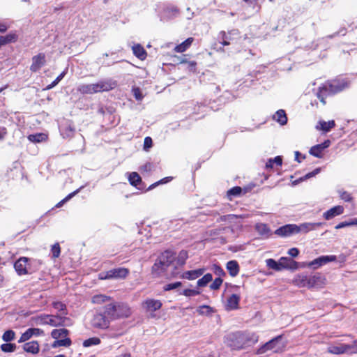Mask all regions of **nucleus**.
<instances>
[{"instance_id": "obj_1", "label": "nucleus", "mask_w": 357, "mask_h": 357, "mask_svg": "<svg viewBox=\"0 0 357 357\" xmlns=\"http://www.w3.org/2000/svg\"><path fill=\"white\" fill-rule=\"evenodd\" d=\"M100 310L111 323L113 321L130 318L132 314V307L128 303L114 300L103 305Z\"/></svg>"}, {"instance_id": "obj_2", "label": "nucleus", "mask_w": 357, "mask_h": 357, "mask_svg": "<svg viewBox=\"0 0 357 357\" xmlns=\"http://www.w3.org/2000/svg\"><path fill=\"white\" fill-rule=\"evenodd\" d=\"M258 338V335L254 333L237 331L229 334L226 337L225 342L232 349L239 350L244 349L250 344L257 343Z\"/></svg>"}, {"instance_id": "obj_3", "label": "nucleus", "mask_w": 357, "mask_h": 357, "mask_svg": "<svg viewBox=\"0 0 357 357\" xmlns=\"http://www.w3.org/2000/svg\"><path fill=\"white\" fill-rule=\"evenodd\" d=\"M35 260L26 257H21L14 263V268L17 274L20 276L31 275L37 271V268L33 265Z\"/></svg>"}, {"instance_id": "obj_4", "label": "nucleus", "mask_w": 357, "mask_h": 357, "mask_svg": "<svg viewBox=\"0 0 357 357\" xmlns=\"http://www.w3.org/2000/svg\"><path fill=\"white\" fill-rule=\"evenodd\" d=\"M342 90V87L339 84L326 83L318 88L317 96L323 105L326 103V99L333 95H335Z\"/></svg>"}, {"instance_id": "obj_5", "label": "nucleus", "mask_w": 357, "mask_h": 357, "mask_svg": "<svg viewBox=\"0 0 357 357\" xmlns=\"http://www.w3.org/2000/svg\"><path fill=\"white\" fill-rule=\"evenodd\" d=\"M66 317L61 315L40 314L33 318L38 324L50 325L52 326H63L65 325Z\"/></svg>"}, {"instance_id": "obj_6", "label": "nucleus", "mask_w": 357, "mask_h": 357, "mask_svg": "<svg viewBox=\"0 0 357 357\" xmlns=\"http://www.w3.org/2000/svg\"><path fill=\"white\" fill-rule=\"evenodd\" d=\"M90 324L94 329L105 331L109 328L111 323L102 312L98 309L93 315Z\"/></svg>"}, {"instance_id": "obj_7", "label": "nucleus", "mask_w": 357, "mask_h": 357, "mask_svg": "<svg viewBox=\"0 0 357 357\" xmlns=\"http://www.w3.org/2000/svg\"><path fill=\"white\" fill-rule=\"evenodd\" d=\"M240 39L241 33L237 29H232L228 32L221 31L219 34V42L223 46L237 43Z\"/></svg>"}, {"instance_id": "obj_8", "label": "nucleus", "mask_w": 357, "mask_h": 357, "mask_svg": "<svg viewBox=\"0 0 357 357\" xmlns=\"http://www.w3.org/2000/svg\"><path fill=\"white\" fill-rule=\"evenodd\" d=\"M282 337V335H278L277 337L271 339L268 342L264 344L261 347L257 349L256 354L261 355L264 354L268 351L272 350L274 353H280L283 351V347L278 346V341Z\"/></svg>"}, {"instance_id": "obj_9", "label": "nucleus", "mask_w": 357, "mask_h": 357, "mask_svg": "<svg viewBox=\"0 0 357 357\" xmlns=\"http://www.w3.org/2000/svg\"><path fill=\"white\" fill-rule=\"evenodd\" d=\"M129 273L130 271L128 268L119 267L101 273L100 278L102 280L125 279L129 275Z\"/></svg>"}, {"instance_id": "obj_10", "label": "nucleus", "mask_w": 357, "mask_h": 357, "mask_svg": "<svg viewBox=\"0 0 357 357\" xmlns=\"http://www.w3.org/2000/svg\"><path fill=\"white\" fill-rule=\"evenodd\" d=\"M301 228L294 224H288L282 226L275 231V234L281 237H287L298 234Z\"/></svg>"}, {"instance_id": "obj_11", "label": "nucleus", "mask_w": 357, "mask_h": 357, "mask_svg": "<svg viewBox=\"0 0 357 357\" xmlns=\"http://www.w3.org/2000/svg\"><path fill=\"white\" fill-rule=\"evenodd\" d=\"M92 92L93 93L109 91L115 86V83L110 80H100L97 83L91 84Z\"/></svg>"}, {"instance_id": "obj_12", "label": "nucleus", "mask_w": 357, "mask_h": 357, "mask_svg": "<svg viewBox=\"0 0 357 357\" xmlns=\"http://www.w3.org/2000/svg\"><path fill=\"white\" fill-rule=\"evenodd\" d=\"M326 282V278L320 273H316L309 276V289L323 288Z\"/></svg>"}, {"instance_id": "obj_13", "label": "nucleus", "mask_w": 357, "mask_h": 357, "mask_svg": "<svg viewBox=\"0 0 357 357\" xmlns=\"http://www.w3.org/2000/svg\"><path fill=\"white\" fill-rule=\"evenodd\" d=\"M284 261H289L291 264H296V261L288 257H281L278 262L273 259H268L266 260V264L269 268L279 271L281 269V267H287L289 266L288 264H285Z\"/></svg>"}, {"instance_id": "obj_14", "label": "nucleus", "mask_w": 357, "mask_h": 357, "mask_svg": "<svg viewBox=\"0 0 357 357\" xmlns=\"http://www.w3.org/2000/svg\"><path fill=\"white\" fill-rule=\"evenodd\" d=\"M31 61L30 70L33 73H36L45 66L46 63L45 54L44 53H38L32 57Z\"/></svg>"}, {"instance_id": "obj_15", "label": "nucleus", "mask_w": 357, "mask_h": 357, "mask_svg": "<svg viewBox=\"0 0 357 357\" xmlns=\"http://www.w3.org/2000/svg\"><path fill=\"white\" fill-rule=\"evenodd\" d=\"M174 259L175 257L172 252L165 251L162 254L159 262H155L153 268L161 267L162 269H165V267L169 266L174 261Z\"/></svg>"}, {"instance_id": "obj_16", "label": "nucleus", "mask_w": 357, "mask_h": 357, "mask_svg": "<svg viewBox=\"0 0 357 357\" xmlns=\"http://www.w3.org/2000/svg\"><path fill=\"white\" fill-rule=\"evenodd\" d=\"M331 141L329 139L325 140L323 143L312 146L309 151L310 155L321 158L323 157V151L325 149L329 147Z\"/></svg>"}, {"instance_id": "obj_17", "label": "nucleus", "mask_w": 357, "mask_h": 357, "mask_svg": "<svg viewBox=\"0 0 357 357\" xmlns=\"http://www.w3.org/2000/svg\"><path fill=\"white\" fill-rule=\"evenodd\" d=\"M337 260V257L335 255H329V256H321L309 263V266L312 267L313 268H317L328 262L335 261Z\"/></svg>"}, {"instance_id": "obj_18", "label": "nucleus", "mask_w": 357, "mask_h": 357, "mask_svg": "<svg viewBox=\"0 0 357 357\" xmlns=\"http://www.w3.org/2000/svg\"><path fill=\"white\" fill-rule=\"evenodd\" d=\"M282 165V158L280 155H278L274 158H270L266 162L265 169L266 170L275 169L278 171Z\"/></svg>"}, {"instance_id": "obj_19", "label": "nucleus", "mask_w": 357, "mask_h": 357, "mask_svg": "<svg viewBox=\"0 0 357 357\" xmlns=\"http://www.w3.org/2000/svg\"><path fill=\"white\" fill-rule=\"evenodd\" d=\"M142 305L147 311L154 312L160 309L162 304L160 300L148 298L143 302Z\"/></svg>"}, {"instance_id": "obj_20", "label": "nucleus", "mask_w": 357, "mask_h": 357, "mask_svg": "<svg viewBox=\"0 0 357 357\" xmlns=\"http://www.w3.org/2000/svg\"><path fill=\"white\" fill-rule=\"evenodd\" d=\"M309 276L304 274H298L292 280V284L299 288L309 289Z\"/></svg>"}, {"instance_id": "obj_21", "label": "nucleus", "mask_w": 357, "mask_h": 357, "mask_svg": "<svg viewBox=\"0 0 357 357\" xmlns=\"http://www.w3.org/2000/svg\"><path fill=\"white\" fill-rule=\"evenodd\" d=\"M344 209L342 206H335L324 212L323 214V217L324 218L325 220H328L333 219L335 216L342 214L344 213Z\"/></svg>"}, {"instance_id": "obj_22", "label": "nucleus", "mask_w": 357, "mask_h": 357, "mask_svg": "<svg viewBox=\"0 0 357 357\" xmlns=\"http://www.w3.org/2000/svg\"><path fill=\"white\" fill-rule=\"evenodd\" d=\"M241 297L233 294L227 300L226 308L229 310H237L239 307Z\"/></svg>"}, {"instance_id": "obj_23", "label": "nucleus", "mask_w": 357, "mask_h": 357, "mask_svg": "<svg viewBox=\"0 0 357 357\" xmlns=\"http://www.w3.org/2000/svg\"><path fill=\"white\" fill-rule=\"evenodd\" d=\"M347 344L340 343L337 345H332L328 347L327 351L329 354L340 355L347 353Z\"/></svg>"}, {"instance_id": "obj_24", "label": "nucleus", "mask_w": 357, "mask_h": 357, "mask_svg": "<svg viewBox=\"0 0 357 357\" xmlns=\"http://www.w3.org/2000/svg\"><path fill=\"white\" fill-rule=\"evenodd\" d=\"M204 268H199L196 270L187 271L183 273L181 275V278L188 279L190 280H195L203 275L204 273Z\"/></svg>"}, {"instance_id": "obj_25", "label": "nucleus", "mask_w": 357, "mask_h": 357, "mask_svg": "<svg viewBox=\"0 0 357 357\" xmlns=\"http://www.w3.org/2000/svg\"><path fill=\"white\" fill-rule=\"evenodd\" d=\"M18 40V35L16 31H11L6 36H0V46L9 43H15Z\"/></svg>"}, {"instance_id": "obj_26", "label": "nucleus", "mask_w": 357, "mask_h": 357, "mask_svg": "<svg viewBox=\"0 0 357 357\" xmlns=\"http://www.w3.org/2000/svg\"><path fill=\"white\" fill-rule=\"evenodd\" d=\"M255 227L257 232L264 238H268L271 236V230L267 224L257 223Z\"/></svg>"}, {"instance_id": "obj_27", "label": "nucleus", "mask_w": 357, "mask_h": 357, "mask_svg": "<svg viewBox=\"0 0 357 357\" xmlns=\"http://www.w3.org/2000/svg\"><path fill=\"white\" fill-rule=\"evenodd\" d=\"M23 349L32 354H37L40 351V347L38 341H31L23 345Z\"/></svg>"}, {"instance_id": "obj_28", "label": "nucleus", "mask_w": 357, "mask_h": 357, "mask_svg": "<svg viewBox=\"0 0 357 357\" xmlns=\"http://www.w3.org/2000/svg\"><path fill=\"white\" fill-rule=\"evenodd\" d=\"M113 298L105 294H96L91 298V303L93 304L101 305L107 304L113 301Z\"/></svg>"}, {"instance_id": "obj_29", "label": "nucleus", "mask_w": 357, "mask_h": 357, "mask_svg": "<svg viewBox=\"0 0 357 357\" xmlns=\"http://www.w3.org/2000/svg\"><path fill=\"white\" fill-rule=\"evenodd\" d=\"M133 54L139 59L144 61L147 56V53L145 49L140 44L135 45L132 47Z\"/></svg>"}, {"instance_id": "obj_30", "label": "nucleus", "mask_w": 357, "mask_h": 357, "mask_svg": "<svg viewBox=\"0 0 357 357\" xmlns=\"http://www.w3.org/2000/svg\"><path fill=\"white\" fill-rule=\"evenodd\" d=\"M226 268L231 277L236 276L240 271L238 263L236 260H231L227 263Z\"/></svg>"}, {"instance_id": "obj_31", "label": "nucleus", "mask_w": 357, "mask_h": 357, "mask_svg": "<svg viewBox=\"0 0 357 357\" xmlns=\"http://www.w3.org/2000/svg\"><path fill=\"white\" fill-rule=\"evenodd\" d=\"M193 41H194V38L192 37L188 38L186 40H185L181 44L177 45L174 47V52H178V53L184 52L191 46Z\"/></svg>"}, {"instance_id": "obj_32", "label": "nucleus", "mask_w": 357, "mask_h": 357, "mask_svg": "<svg viewBox=\"0 0 357 357\" xmlns=\"http://www.w3.org/2000/svg\"><path fill=\"white\" fill-rule=\"evenodd\" d=\"M335 126V123L334 120L328 121L327 122L324 121H320L319 122V125H317L316 128L317 130H323L324 132H327Z\"/></svg>"}, {"instance_id": "obj_33", "label": "nucleus", "mask_w": 357, "mask_h": 357, "mask_svg": "<svg viewBox=\"0 0 357 357\" xmlns=\"http://www.w3.org/2000/svg\"><path fill=\"white\" fill-rule=\"evenodd\" d=\"M273 118L281 126H284L287 123V116L284 109L278 110L273 115Z\"/></svg>"}, {"instance_id": "obj_34", "label": "nucleus", "mask_w": 357, "mask_h": 357, "mask_svg": "<svg viewBox=\"0 0 357 357\" xmlns=\"http://www.w3.org/2000/svg\"><path fill=\"white\" fill-rule=\"evenodd\" d=\"M128 181L131 185L140 189L139 185L142 183V180L138 173H137V172L130 173L128 176Z\"/></svg>"}, {"instance_id": "obj_35", "label": "nucleus", "mask_w": 357, "mask_h": 357, "mask_svg": "<svg viewBox=\"0 0 357 357\" xmlns=\"http://www.w3.org/2000/svg\"><path fill=\"white\" fill-rule=\"evenodd\" d=\"M69 331L66 328L54 329L51 332V336L55 340H59L61 337H66L68 335Z\"/></svg>"}, {"instance_id": "obj_36", "label": "nucleus", "mask_w": 357, "mask_h": 357, "mask_svg": "<svg viewBox=\"0 0 357 357\" xmlns=\"http://www.w3.org/2000/svg\"><path fill=\"white\" fill-rule=\"evenodd\" d=\"M243 188L240 186H235L229 189L227 192V198L231 200L234 197H238L242 194Z\"/></svg>"}, {"instance_id": "obj_37", "label": "nucleus", "mask_w": 357, "mask_h": 357, "mask_svg": "<svg viewBox=\"0 0 357 357\" xmlns=\"http://www.w3.org/2000/svg\"><path fill=\"white\" fill-rule=\"evenodd\" d=\"M213 280V276L211 273L205 274L202 278L199 279L197 282L198 287H206Z\"/></svg>"}, {"instance_id": "obj_38", "label": "nucleus", "mask_w": 357, "mask_h": 357, "mask_svg": "<svg viewBox=\"0 0 357 357\" xmlns=\"http://www.w3.org/2000/svg\"><path fill=\"white\" fill-rule=\"evenodd\" d=\"M197 312L199 315H210L213 312V309L209 305H203L197 307Z\"/></svg>"}, {"instance_id": "obj_39", "label": "nucleus", "mask_w": 357, "mask_h": 357, "mask_svg": "<svg viewBox=\"0 0 357 357\" xmlns=\"http://www.w3.org/2000/svg\"><path fill=\"white\" fill-rule=\"evenodd\" d=\"M100 342H101V340L99 337H90L89 339L85 340L83 342L82 345L84 347H91L93 345H98L100 344Z\"/></svg>"}, {"instance_id": "obj_40", "label": "nucleus", "mask_w": 357, "mask_h": 357, "mask_svg": "<svg viewBox=\"0 0 357 357\" xmlns=\"http://www.w3.org/2000/svg\"><path fill=\"white\" fill-rule=\"evenodd\" d=\"M77 91L82 95L93 94L91 84H84L79 85L77 87Z\"/></svg>"}, {"instance_id": "obj_41", "label": "nucleus", "mask_w": 357, "mask_h": 357, "mask_svg": "<svg viewBox=\"0 0 357 357\" xmlns=\"http://www.w3.org/2000/svg\"><path fill=\"white\" fill-rule=\"evenodd\" d=\"M16 344L14 343L6 342L1 345V349L5 353L14 352L16 349Z\"/></svg>"}, {"instance_id": "obj_42", "label": "nucleus", "mask_w": 357, "mask_h": 357, "mask_svg": "<svg viewBox=\"0 0 357 357\" xmlns=\"http://www.w3.org/2000/svg\"><path fill=\"white\" fill-rule=\"evenodd\" d=\"M15 337V333L13 330H7L6 331L3 335H2V340L6 342H9L12 340H13Z\"/></svg>"}, {"instance_id": "obj_43", "label": "nucleus", "mask_w": 357, "mask_h": 357, "mask_svg": "<svg viewBox=\"0 0 357 357\" xmlns=\"http://www.w3.org/2000/svg\"><path fill=\"white\" fill-rule=\"evenodd\" d=\"M52 257L53 259H56L60 256L61 254V247L59 243H55L52 245L51 248Z\"/></svg>"}, {"instance_id": "obj_44", "label": "nucleus", "mask_w": 357, "mask_h": 357, "mask_svg": "<svg viewBox=\"0 0 357 357\" xmlns=\"http://www.w3.org/2000/svg\"><path fill=\"white\" fill-rule=\"evenodd\" d=\"M66 74V71H63L59 75L57 76V77L49 85L46 86L47 90H50L54 87L56 85L59 84V82L64 77V76Z\"/></svg>"}, {"instance_id": "obj_45", "label": "nucleus", "mask_w": 357, "mask_h": 357, "mask_svg": "<svg viewBox=\"0 0 357 357\" xmlns=\"http://www.w3.org/2000/svg\"><path fill=\"white\" fill-rule=\"evenodd\" d=\"M79 190H80V188L77 189L76 190L73 191V192L68 194L65 198H63L62 200H61L59 203H57L56 204V207H60V206H63V204H65L66 202H68L72 197H73L75 195H76L79 192Z\"/></svg>"}, {"instance_id": "obj_46", "label": "nucleus", "mask_w": 357, "mask_h": 357, "mask_svg": "<svg viewBox=\"0 0 357 357\" xmlns=\"http://www.w3.org/2000/svg\"><path fill=\"white\" fill-rule=\"evenodd\" d=\"M52 307L57 310L58 311L63 312L62 314H67L66 310V306L64 303L60 301H56L52 303Z\"/></svg>"}, {"instance_id": "obj_47", "label": "nucleus", "mask_w": 357, "mask_h": 357, "mask_svg": "<svg viewBox=\"0 0 357 357\" xmlns=\"http://www.w3.org/2000/svg\"><path fill=\"white\" fill-rule=\"evenodd\" d=\"M223 282V280L218 277L216 278L213 282L210 284V289L211 290H218L220 288Z\"/></svg>"}, {"instance_id": "obj_48", "label": "nucleus", "mask_w": 357, "mask_h": 357, "mask_svg": "<svg viewBox=\"0 0 357 357\" xmlns=\"http://www.w3.org/2000/svg\"><path fill=\"white\" fill-rule=\"evenodd\" d=\"M340 197L346 202H351L353 201V197L347 191H340Z\"/></svg>"}, {"instance_id": "obj_49", "label": "nucleus", "mask_w": 357, "mask_h": 357, "mask_svg": "<svg viewBox=\"0 0 357 357\" xmlns=\"http://www.w3.org/2000/svg\"><path fill=\"white\" fill-rule=\"evenodd\" d=\"M75 131V128L71 125H67L63 129V134H65L67 137H72Z\"/></svg>"}, {"instance_id": "obj_50", "label": "nucleus", "mask_w": 357, "mask_h": 357, "mask_svg": "<svg viewBox=\"0 0 357 357\" xmlns=\"http://www.w3.org/2000/svg\"><path fill=\"white\" fill-rule=\"evenodd\" d=\"M132 94L137 100H142L144 98L142 91L139 87H133L132 89Z\"/></svg>"}, {"instance_id": "obj_51", "label": "nucleus", "mask_w": 357, "mask_h": 357, "mask_svg": "<svg viewBox=\"0 0 357 357\" xmlns=\"http://www.w3.org/2000/svg\"><path fill=\"white\" fill-rule=\"evenodd\" d=\"M199 294H200V291L199 290L190 289H185L183 291V293H182L183 295L188 296V297L197 296V295H199Z\"/></svg>"}, {"instance_id": "obj_52", "label": "nucleus", "mask_w": 357, "mask_h": 357, "mask_svg": "<svg viewBox=\"0 0 357 357\" xmlns=\"http://www.w3.org/2000/svg\"><path fill=\"white\" fill-rule=\"evenodd\" d=\"M188 56V54H183L181 56L174 55L173 57H174V59H176L175 61L176 62L177 64H183V63L187 64L188 62V60L187 59Z\"/></svg>"}, {"instance_id": "obj_53", "label": "nucleus", "mask_w": 357, "mask_h": 357, "mask_svg": "<svg viewBox=\"0 0 357 357\" xmlns=\"http://www.w3.org/2000/svg\"><path fill=\"white\" fill-rule=\"evenodd\" d=\"M182 285V283L181 282H176L174 283H169L166 284L163 289L165 291H170L174 289H176L178 287H180Z\"/></svg>"}, {"instance_id": "obj_54", "label": "nucleus", "mask_w": 357, "mask_h": 357, "mask_svg": "<svg viewBox=\"0 0 357 357\" xmlns=\"http://www.w3.org/2000/svg\"><path fill=\"white\" fill-rule=\"evenodd\" d=\"M29 330L30 335H31V337L40 336V335H44V331L40 328H29Z\"/></svg>"}, {"instance_id": "obj_55", "label": "nucleus", "mask_w": 357, "mask_h": 357, "mask_svg": "<svg viewBox=\"0 0 357 357\" xmlns=\"http://www.w3.org/2000/svg\"><path fill=\"white\" fill-rule=\"evenodd\" d=\"M31 337H32L30 335V332H29V330L28 328L25 332H24L22 334L21 337H20V339L18 340V342L19 343L24 342L29 340Z\"/></svg>"}, {"instance_id": "obj_56", "label": "nucleus", "mask_w": 357, "mask_h": 357, "mask_svg": "<svg viewBox=\"0 0 357 357\" xmlns=\"http://www.w3.org/2000/svg\"><path fill=\"white\" fill-rule=\"evenodd\" d=\"M348 348L347 353L348 354H357V340H354L351 344H347Z\"/></svg>"}, {"instance_id": "obj_57", "label": "nucleus", "mask_w": 357, "mask_h": 357, "mask_svg": "<svg viewBox=\"0 0 357 357\" xmlns=\"http://www.w3.org/2000/svg\"><path fill=\"white\" fill-rule=\"evenodd\" d=\"M42 137H43V135L40 133L35 134V135H29L28 136V139L29 141H31L32 142H40L42 141Z\"/></svg>"}, {"instance_id": "obj_58", "label": "nucleus", "mask_w": 357, "mask_h": 357, "mask_svg": "<svg viewBox=\"0 0 357 357\" xmlns=\"http://www.w3.org/2000/svg\"><path fill=\"white\" fill-rule=\"evenodd\" d=\"M213 270L216 275H219L220 278V276L225 275V272L224 271V270L218 264L213 265Z\"/></svg>"}, {"instance_id": "obj_59", "label": "nucleus", "mask_w": 357, "mask_h": 357, "mask_svg": "<svg viewBox=\"0 0 357 357\" xmlns=\"http://www.w3.org/2000/svg\"><path fill=\"white\" fill-rule=\"evenodd\" d=\"M60 347H68L72 344V340L70 337H66L64 339L59 340Z\"/></svg>"}, {"instance_id": "obj_60", "label": "nucleus", "mask_w": 357, "mask_h": 357, "mask_svg": "<svg viewBox=\"0 0 357 357\" xmlns=\"http://www.w3.org/2000/svg\"><path fill=\"white\" fill-rule=\"evenodd\" d=\"M298 227L301 228V231H304L305 232H307L314 229V227L312 223H304Z\"/></svg>"}, {"instance_id": "obj_61", "label": "nucleus", "mask_w": 357, "mask_h": 357, "mask_svg": "<svg viewBox=\"0 0 357 357\" xmlns=\"http://www.w3.org/2000/svg\"><path fill=\"white\" fill-rule=\"evenodd\" d=\"M153 145L152 139L150 137H146L144 141V149L147 150Z\"/></svg>"}, {"instance_id": "obj_62", "label": "nucleus", "mask_w": 357, "mask_h": 357, "mask_svg": "<svg viewBox=\"0 0 357 357\" xmlns=\"http://www.w3.org/2000/svg\"><path fill=\"white\" fill-rule=\"evenodd\" d=\"M188 68L189 70L192 72H195L197 69V62L195 61H188Z\"/></svg>"}, {"instance_id": "obj_63", "label": "nucleus", "mask_w": 357, "mask_h": 357, "mask_svg": "<svg viewBox=\"0 0 357 357\" xmlns=\"http://www.w3.org/2000/svg\"><path fill=\"white\" fill-rule=\"evenodd\" d=\"M349 226H352V223H351V220L340 222L335 227V229H339L344 228V227H349Z\"/></svg>"}, {"instance_id": "obj_64", "label": "nucleus", "mask_w": 357, "mask_h": 357, "mask_svg": "<svg viewBox=\"0 0 357 357\" xmlns=\"http://www.w3.org/2000/svg\"><path fill=\"white\" fill-rule=\"evenodd\" d=\"M288 254L293 257H296L298 255L299 250L296 248H293L289 250Z\"/></svg>"}]
</instances>
